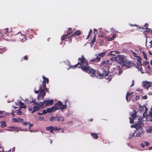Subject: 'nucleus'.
<instances>
[{
	"label": "nucleus",
	"instance_id": "obj_1",
	"mask_svg": "<svg viewBox=\"0 0 152 152\" xmlns=\"http://www.w3.org/2000/svg\"><path fill=\"white\" fill-rule=\"evenodd\" d=\"M138 119L139 121L137 123L131 126V127L136 128V130L134 131L132 134V136L133 137H135V134L136 133L135 137H138L141 136L142 134L144 132L143 129H142V127L144 125L142 121V118H141L140 117Z\"/></svg>",
	"mask_w": 152,
	"mask_h": 152
},
{
	"label": "nucleus",
	"instance_id": "obj_2",
	"mask_svg": "<svg viewBox=\"0 0 152 152\" xmlns=\"http://www.w3.org/2000/svg\"><path fill=\"white\" fill-rule=\"evenodd\" d=\"M110 65L108 60L102 61L100 64V68L103 70L106 76H108L110 73L109 70Z\"/></svg>",
	"mask_w": 152,
	"mask_h": 152
},
{
	"label": "nucleus",
	"instance_id": "obj_3",
	"mask_svg": "<svg viewBox=\"0 0 152 152\" xmlns=\"http://www.w3.org/2000/svg\"><path fill=\"white\" fill-rule=\"evenodd\" d=\"M79 65L78 67L81 68L83 71L88 66V61L85 58L84 55L81 56V57L78 58Z\"/></svg>",
	"mask_w": 152,
	"mask_h": 152
},
{
	"label": "nucleus",
	"instance_id": "obj_4",
	"mask_svg": "<svg viewBox=\"0 0 152 152\" xmlns=\"http://www.w3.org/2000/svg\"><path fill=\"white\" fill-rule=\"evenodd\" d=\"M119 62L121 65L127 66V68H129L132 65V63L127 60L126 57L122 56L119 57Z\"/></svg>",
	"mask_w": 152,
	"mask_h": 152
},
{
	"label": "nucleus",
	"instance_id": "obj_5",
	"mask_svg": "<svg viewBox=\"0 0 152 152\" xmlns=\"http://www.w3.org/2000/svg\"><path fill=\"white\" fill-rule=\"evenodd\" d=\"M83 71L88 73L92 77H94L96 76V70L92 69L89 66L87 67Z\"/></svg>",
	"mask_w": 152,
	"mask_h": 152
},
{
	"label": "nucleus",
	"instance_id": "obj_6",
	"mask_svg": "<svg viewBox=\"0 0 152 152\" xmlns=\"http://www.w3.org/2000/svg\"><path fill=\"white\" fill-rule=\"evenodd\" d=\"M106 52H102L98 54H96V58H95L91 59L90 61L95 63H98L99 62L101 58L103 57L105 55Z\"/></svg>",
	"mask_w": 152,
	"mask_h": 152
},
{
	"label": "nucleus",
	"instance_id": "obj_7",
	"mask_svg": "<svg viewBox=\"0 0 152 152\" xmlns=\"http://www.w3.org/2000/svg\"><path fill=\"white\" fill-rule=\"evenodd\" d=\"M66 102L64 105L62 104V102L61 101H58L54 106L56 110H57L61 109L62 110L64 109L66 107Z\"/></svg>",
	"mask_w": 152,
	"mask_h": 152
},
{
	"label": "nucleus",
	"instance_id": "obj_8",
	"mask_svg": "<svg viewBox=\"0 0 152 152\" xmlns=\"http://www.w3.org/2000/svg\"><path fill=\"white\" fill-rule=\"evenodd\" d=\"M42 77L43 80L42 81V84L41 86L43 87V88L45 89V91L48 92V93H49V89L46 87V83L47 84L49 83V79L48 78L44 76H42Z\"/></svg>",
	"mask_w": 152,
	"mask_h": 152
},
{
	"label": "nucleus",
	"instance_id": "obj_9",
	"mask_svg": "<svg viewBox=\"0 0 152 152\" xmlns=\"http://www.w3.org/2000/svg\"><path fill=\"white\" fill-rule=\"evenodd\" d=\"M45 89L43 88L42 86H40L38 90L35 91V93L37 94L39 92L40 95L42 96V98H43L45 95Z\"/></svg>",
	"mask_w": 152,
	"mask_h": 152
},
{
	"label": "nucleus",
	"instance_id": "obj_10",
	"mask_svg": "<svg viewBox=\"0 0 152 152\" xmlns=\"http://www.w3.org/2000/svg\"><path fill=\"white\" fill-rule=\"evenodd\" d=\"M46 129L49 131L50 133H53V131H59L61 130V129L58 128L56 126L53 127L50 126L46 127Z\"/></svg>",
	"mask_w": 152,
	"mask_h": 152
},
{
	"label": "nucleus",
	"instance_id": "obj_11",
	"mask_svg": "<svg viewBox=\"0 0 152 152\" xmlns=\"http://www.w3.org/2000/svg\"><path fill=\"white\" fill-rule=\"evenodd\" d=\"M116 70H118L117 69L113 68L112 69L110 73V75L107 78H106V79H109L110 80H111L112 78L116 74Z\"/></svg>",
	"mask_w": 152,
	"mask_h": 152
},
{
	"label": "nucleus",
	"instance_id": "obj_12",
	"mask_svg": "<svg viewBox=\"0 0 152 152\" xmlns=\"http://www.w3.org/2000/svg\"><path fill=\"white\" fill-rule=\"evenodd\" d=\"M68 36L66 35H62L61 37V40L62 41L65 40L66 41H68L69 43L72 41V38L73 37H71L70 36L69 37H67Z\"/></svg>",
	"mask_w": 152,
	"mask_h": 152
},
{
	"label": "nucleus",
	"instance_id": "obj_13",
	"mask_svg": "<svg viewBox=\"0 0 152 152\" xmlns=\"http://www.w3.org/2000/svg\"><path fill=\"white\" fill-rule=\"evenodd\" d=\"M143 87L144 88L148 89L151 85H152V82H148L147 81L144 82L143 83Z\"/></svg>",
	"mask_w": 152,
	"mask_h": 152
},
{
	"label": "nucleus",
	"instance_id": "obj_14",
	"mask_svg": "<svg viewBox=\"0 0 152 152\" xmlns=\"http://www.w3.org/2000/svg\"><path fill=\"white\" fill-rule=\"evenodd\" d=\"M133 94V93L132 92L127 93L126 96V99L128 102L130 101V98L132 97Z\"/></svg>",
	"mask_w": 152,
	"mask_h": 152
},
{
	"label": "nucleus",
	"instance_id": "obj_15",
	"mask_svg": "<svg viewBox=\"0 0 152 152\" xmlns=\"http://www.w3.org/2000/svg\"><path fill=\"white\" fill-rule=\"evenodd\" d=\"M45 104V106L47 105H52L53 103V101L52 99L49 100H45L44 101Z\"/></svg>",
	"mask_w": 152,
	"mask_h": 152
},
{
	"label": "nucleus",
	"instance_id": "obj_16",
	"mask_svg": "<svg viewBox=\"0 0 152 152\" xmlns=\"http://www.w3.org/2000/svg\"><path fill=\"white\" fill-rule=\"evenodd\" d=\"M140 110L144 114L147 111L148 109L145 106H140Z\"/></svg>",
	"mask_w": 152,
	"mask_h": 152
},
{
	"label": "nucleus",
	"instance_id": "obj_17",
	"mask_svg": "<svg viewBox=\"0 0 152 152\" xmlns=\"http://www.w3.org/2000/svg\"><path fill=\"white\" fill-rule=\"evenodd\" d=\"M23 119L20 118H12V121L15 123L23 122Z\"/></svg>",
	"mask_w": 152,
	"mask_h": 152
},
{
	"label": "nucleus",
	"instance_id": "obj_18",
	"mask_svg": "<svg viewBox=\"0 0 152 152\" xmlns=\"http://www.w3.org/2000/svg\"><path fill=\"white\" fill-rule=\"evenodd\" d=\"M137 112L133 110V112L132 113H130V114L131 115V116L132 117V118L134 119H135V118L137 117Z\"/></svg>",
	"mask_w": 152,
	"mask_h": 152
},
{
	"label": "nucleus",
	"instance_id": "obj_19",
	"mask_svg": "<svg viewBox=\"0 0 152 152\" xmlns=\"http://www.w3.org/2000/svg\"><path fill=\"white\" fill-rule=\"evenodd\" d=\"M81 34V32L80 30H77L74 32L70 36L71 37H74L75 35H77L79 36Z\"/></svg>",
	"mask_w": 152,
	"mask_h": 152
},
{
	"label": "nucleus",
	"instance_id": "obj_20",
	"mask_svg": "<svg viewBox=\"0 0 152 152\" xmlns=\"http://www.w3.org/2000/svg\"><path fill=\"white\" fill-rule=\"evenodd\" d=\"M47 110L48 112L49 113H50L52 112H54L56 111L54 107L48 108L47 109Z\"/></svg>",
	"mask_w": 152,
	"mask_h": 152
},
{
	"label": "nucleus",
	"instance_id": "obj_21",
	"mask_svg": "<svg viewBox=\"0 0 152 152\" xmlns=\"http://www.w3.org/2000/svg\"><path fill=\"white\" fill-rule=\"evenodd\" d=\"M36 103L38 105V107H39V108L40 107L43 108L45 106V104L44 102V101L42 102H40L38 104L37 103Z\"/></svg>",
	"mask_w": 152,
	"mask_h": 152
},
{
	"label": "nucleus",
	"instance_id": "obj_22",
	"mask_svg": "<svg viewBox=\"0 0 152 152\" xmlns=\"http://www.w3.org/2000/svg\"><path fill=\"white\" fill-rule=\"evenodd\" d=\"M39 107L37 106H34L33 107V110L31 112V113H33L35 112V111L39 110Z\"/></svg>",
	"mask_w": 152,
	"mask_h": 152
},
{
	"label": "nucleus",
	"instance_id": "obj_23",
	"mask_svg": "<svg viewBox=\"0 0 152 152\" xmlns=\"http://www.w3.org/2000/svg\"><path fill=\"white\" fill-rule=\"evenodd\" d=\"M67 34L66 33L64 35H66L67 36H69V35L72 34V30L71 28H69L68 29V30L67 31V32H66Z\"/></svg>",
	"mask_w": 152,
	"mask_h": 152
},
{
	"label": "nucleus",
	"instance_id": "obj_24",
	"mask_svg": "<svg viewBox=\"0 0 152 152\" xmlns=\"http://www.w3.org/2000/svg\"><path fill=\"white\" fill-rule=\"evenodd\" d=\"M19 103L20 105V107L23 108H26V106L24 105V104L21 102L20 101H19Z\"/></svg>",
	"mask_w": 152,
	"mask_h": 152
},
{
	"label": "nucleus",
	"instance_id": "obj_25",
	"mask_svg": "<svg viewBox=\"0 0 152 152\" xmlns=\"http://www.w3.org/2000/svg\"><path fill=\"white\" fill-rule=\"evenodd\" d=\"M0 124H1L0 126L2 128L6 127L7 126L5 121H0Z\"/></svg>",
	"mask_w": 152,
	"mask_h": 152
},
{
	"label": "nucleus",
	"instance_id": "obj_26",
	"mask_svg": "<svg viewBox=\"0 0 152 152\" xmlns=\"http://www.w3.org/2000/svg\"><path fill=\"white\" fill-rule=\"evenodd\" d=\"M97 76L98 78H102L103 77L106 76L104 75V72H103V73L102 74L99 73Z\"/></svg>",
	"mask_w": 152,
	"mask_h": 152
},
{
	"label": "nucleus",
	"instance_id": "obj_27",
	"mask_svg": "<svg viewBox=\"0 0 152 152\" xmlns=\"http://www.w3.org/2000/svg\"><path fill=\"white\" fill-rule=\"evenodd\" d=\"M116 35L115 34H113L112 35V37L111 38H109L108 39V41H111L114 40L115 38Z\"/></svg>",
	"mask_w": 152,
	"mask_h": 152
},
{
	"label": "nucleus",
	"instance_id": "obj_28",
	"mask_svg": "<svg viewBox=\"0 0 152 152\" xmlns=\"http://www.w3.org/2000/svg\"><path fill=\"white\" fill-rule=\"evenodd\" d=\"M91 135L94 139H97L98 138V136L96 133H91Z\"/></svg>",
	"mask_w": 152,
	"mask_h": 152
},
{
	"label": "nucleus",
	"instance_id": "obj_29",
	"mask_svg": "<svg viewBox=\"0 0 152 152\" xmlns=\"http://www.w3.org/2000/svg\"><path fill=\"white\" fill-rule=\"evenodd\" d=\"M79 63H77L74 65H70L69 67V68H72V69H75L77 67H78V66H79Z\"/></svg>",
	"mask_w": 152,
	"mask_h": 152
},
{
	"label": "nucleus",
	"instance_id": "obj_30",
	"mask_svg": "<svg viewBox=\"0 0 152 152\" xmlns=\"http://www.w3.org/2000/svg\"><path fill=\"white\" fill-rule=\"evenodd\" d=\"M57 121H63L64 120L63 117L62 116H60L59 117H57Z\"/></svg>",
	"mask_w": 152,
	"mask_h": 152
},
{
	"label": "nucleus",
	"instance_id": "obj_31",
	"mask_svg": "<svg viewBox=\"0 0 152 152\" xmlns=\"http://www.w3.org/2000/svg\"><path fill=\"white\" fill-rule=\"evenodd\" d=\"M56 119L57 117L52 116L50 117V120L51 121H57Z\"/></svg>",
	"mask_w": 152,
	"mask_h": 152
},
{
	"label": "nucleus",
	"instance_id": "obj_32",
	"mask_svg": "<svg viewBox=\"0 0 152 152\" xmlns=\"http://www.w3.org/2000/svg\"><path fill=\"white\" fill-rule=\"evenodd\" d=\"M115 51H111L109 54V55H111L112 56H114L115 55Z\"/></svg>",
	"mask_w": 152,
	"mask_h": 152
},
{
	"label": "nucleus",
	"instance_id": "obj_33",
	"mask_svg": "<svg viewBox=\"0 0 152 152\" xmlns=\"http://www.w3.org/2000/svg\"><path fill=\"white\" fill-rule=\"evenodd\" d=\"M96 35L94 36L93 39L91 40V44H94V43L96 41Z\"/></svg>",
	"mask_w": 152,
	"mask_h": 152
},
{
	"label": "nucleus",
	"instance_id": "obj_34",
	"mask_svg": "<svg viewBox=\"0 0 152 152\" xmlns=\"http://www.w3.org/2000/svg\"><path fill=\"white\" fill-rule=\"evenodd\" d=\"M147 117L148 116V117H150L151 118H152L150 120L151 121H152V111L150 112L149 113V114L148 115H146Z\"/></svg>",
	"mask_w": 152,
	"mask_h": 152
},
{
	"label": "nucleus",
	"instance_id": "obj_35",
	"mask_svg": "<svg viewBox=\"0 0 152 152\" xmlns=\"http://www.w3.org/2000/svg\"><path fill=\"white\" fill-rule=\"evenodd\" d=\"M147 132L148 133L152 132V127H150L147 129Z\"/></svg>",
	"mask_w": 152,
	"mask_h": 152
},
{
	"label": "nucleus",
	"instance_id": "obj_36",
	"mask_svg": "<svg viewBox=\"0 0 152 152\" xmlns=\"http://www.w3.org/2000/svg\"><path fill=\"white\" fill-rule=\"evenodd\" d=\"M142 53L144 57V58L145 59V60L146 61L147 59L146 54H145V53L144 51L142 52Z\"/></svg>",
	"mask_w": 152,
	"mask_h": 152
},
{
	"label": "nucleus",
	"instance_id": "obj_37",
	"mask_svg": "<svg viewBox=\"0 0 152 152\" xmlns=\"http://www.w3.org/2000/svg\"><path fill=\"white\" fill-rule=\"evenodd\" d=\"M5 50L4 48H0V53H3Z\"/></svg>",
	"mask_w": 152,
	"mask_h": 152
},
{
	"label": "nucleus",
	"instance_id": "obj_38",
	"mask_svg": "<svg viewBox=\"0 0 152 152\" xmlns=\"http://www.w3.org/2000/svg\"><path fill=\"white\" fill-rule=\"evenodd\" d=\"M148 23H145V25L143 26L144 29H147L148 28Z\"/></svg>",
	"mask_w": 152,
	"mask_h": 152
},
{
	"label": "nucleus",
	"instance_id": "obj_39",
	"mask_svg": "<svg viewBox=\"0 0 152 152\" xmlns=\"http://www.w3.org/2000/svg\"><path fill=\"white\" fill-rule=\"evenodd\" d=\"M129 119H130V123L131 124H133L134 123V120L135 119H134L132 118V119L131 118H129Z\"/></svg>",
	"mask_w": 152,
	"mask_h": 152
},
{
	"label": "nucleus",
	"instance_id": "obj_40",
	"mask_svg": "<svg viewBox=\"0 0 152 152\" xmlns=\"http://www.w3.org/2000/svg\"><path fill=\"white\" fill-rule=\"evenodd\" d=\"M22 59H22V60H21V61L22 60H27L28 59V56H24V57H23V58H22Z\"/></svg>",
	"mask_w": 152,
	"mask_h": 152
},
{
	"label": "nucleus",
	"instance_id": "obj_41",
	"mask_svg": "<svg viewBox=\"0 0 152 152\" xmlns=\"http://www.w3.org/2000/svg\"><path fill=\"white\" fill-rule=\"evenodd\" d=\"M137 60L139 62H140V61L141 60V57L139 56H137Z\"/></svg>",
	"mask_w": 152,
	"mask_h": 152
},
{
	"label": "nucleus",
	"instance_id": "obj_42",
	"mask_svg": "<svg viewBox=\"0 0 152 152\" xmlns=\"http://www.w3.org/2000/svg\"><path fill=\"white\" fill-rule=\"evenodd\" d=\"M146 29V30H145V31H144L143 33L144 34H146V33L147 32H150V29L149 28H147V29Z\"/></svg>",
	"mask_w": 152,
	"mask_h": 152
},
{
	"label": "nucleus",
	"instance_id": "obj_43",
	"mask_svg": "<svg viewBox=\"0 0 152 152\" xmlns=\"http://www.w3.org/2000/svg\"><path fill=\"white\" fill-rule=\"evenodd\" d=\"M16 110L18 111V112L17 113L18 115H22V112L20 110Z\"/></svg>",
	"mask_w": 152,
	"mask_h": 152
},
{
	"label": "nucleus",
	"instance_id": "obj_44",
	"mask_svg": "<svg viewBox=\"0 0 152 152\" xmlns=\"http://www.w3.org/2000/svg\"><path fill=\"white\" fill-rule=\"evenodd\" d=\"M9 29L8 28H5L4 29V31L5 33H6L9 32Z\"/></svg>",
	"mask_w": 152,
	"mask_h": 152
},
{
	"label": "nucleus",
	"instance_id": "obj_45",
	"mask_svg": "<svg viewBox=\"0 0 152 152\" xmlns=\"http://www.w3.org/2000/svg\"><path fill=\"white\" fill-rule=\"evenodd\" d=\"M144 143H145V145L147 146L149 145L150 144L149 142H145Z\"/></svg>",
	"mask_w": 152,
	"mask_h": 152
},
{
	"label": "nucleus",
	"instance_id": "obj_46",
	"mask_svg": "<svg viewBox=\"0 0 152 152\" xmlns=\"http://www.w3.org/2000/svg\"><path fill=\"white\" fill-rule=\"evenodd\" d=\"M48 112L47 110H44L43 111L42 113L44 114H45L46 113H47Z\"/></svg>",
	"mask_w": 152,
	"mask_h": 152
},
{
	"label": "nucleus",
	"instance_id": "obj_47",
	"mask_svg": "<svg viewBox=\"0 0 152 152\" xmlns=\"http://www.w3.org/2000/svg\"><path fill=\"white\" fill-rule=\"evenodd\" d=\"M140 96H136L135 99L136 100H138L140 99Z\"/></svg>",
	"mask_w": 152,
	"mask_h": 152
},
{
	"label": "nucleus",
	"instance_id": "obj_48",
	"mask_svg": "<svg viewBox=\"0 0 152 152\" xmlns=\"http://www.w3.org/2000/svg\"><path fill=\"white\" fill-rule=\"evenodd\" d=\"M3 148L0 145V152H4Z\"/></svg>",
	"mask_w": 152,
	"mask_h": 152
},
{
	"label": "nucleus",
	"instance_id": "obj_49",
	"mask_svg": "<svg viewBox=\"0 0 152 152\" xmlns=\"http://www.w3.org/2000/svg\"><path fill=\"white\" fill-rule=\"evenodd\" d=\"M145 143H142L141 144V146L142 148H144L145 145Z\"/></svg>",
	"mask_w": 152,
	"mask_h": 152
},
{
	"label": "nucleus",
	"instance_id": "obj_50",
	"mask_svg": "<svg viewBox=\"0 0 152 152\" xmlns=\"http://www.w3.org/2000/svg\"><path fill=\"white\" fill-rule=\"evenodd\" d=\"M142 97L143 99H147V97L146 95H145L144 96H142Z\"/></svg>",
	"mask_w": 152,
	"mask_h": 152
},
{
	"label": "nucleus",
	"instance_id": "obj_51",
	"mask_svg": "<svg viewBox=\"0 0 152 152\" xmlns=\"http://www.w3.org/2000/svg\"><path fill=\"white\" fill-rule=\"evenodd\" d=\"M134 80H132V85H131L130 87H132L133 86H134Z\"/></svg>",
	"mask_w": 152,
	"mask_h": 152
},
{
	"label": "nucleus",
	"instance_id": "obj_52",
	"mask_svg": "<svg viewBox=\"0 0 152 152\" xmlns=\"http://www.w3.org/2000/svg\"><path fill=\"white\" fill-rule=\"evenodd\" d=\"M23 124L25 125H26L27 124H29V122H24L23 123Z\"/></svg>",
	"mask_w": 152,
	"mask_h": 152
},
{
	"label": "nucleus",
	"instance_id": "obj_53",
	"mask_svg": "<svg viewBox=\"0 0 152 152\" xmlns=\"http://www.w3.org/2000/svg\"><path fill=\"white\" fill-rule=\"evenodd\" d=\"M30 124V125H29V126L28 127V128L29 129H30L32 126L33 125V124Z\"/></svg>",
	"mask_w": 152,
	"mask_h": 152
},
{
	"label": "nucleus",
	"instance_id": "obj_54",
	"mask_svg": "<svg viewBox=\"0 0 152 152\" xmlns=\"http://www.w3.org/2000/svg\"><path fill=\"white\" fill-rule=\"evenodd\" d=\"M115 54L120 53V52L119 51H115Z\"/></svg>",
	"mask_w": 152,
	"mask_h": 152
},
{
	"label": "nucleus",
	"instance_id": "obj_55",
	"mask_svg": "<svg viewBox=\"0 0 152 152\" xmlns=\"http://www.w3.org/2000/svg\"><path fill=\"white\" fill-rule=\"evenodd\" d=\"M11 114L12 115L13 117H15V114H14V113L12 112L11 113Z\"/></svg>",
	"mask_w": 152,
	"mask_h": 152
},
{
	"label": "nucleus",
	"instance_id": "obj_56",
	"mask_svg": "<svg viewBox=\"0 0 152 152\" xmlns=\"http://www.w3.org/2000/svg\"><path fill=\"white\" fill-rule=\"evenodd\" d=\"M148 94L149 95H152V92H149L148 93Z\"/></svg>",
	"mask_w": 152,
	"mask_h": 152
},
{
	"label": "nucleus",
	"instance_id": "obj_57",
	"mask_svg": "<svg viewBox=\"0 0 152 152\" xmlns=\"http://www.w3.org/2000/svg\"><path fill=\"white\" fill-rule=\"evenodd\" d=\"M147 68L150 70L151 69V68L150 67V65H148L147 66Z\"/></svg>",
	"mask_w": 152,
	"mask_h": 152
},
{
	"label": "nucleus",
	"instance_id": "obj_58",
	"mask_svg": "<svg viewBox=\"0 0 152 152\" xmlns=\"http://www.w3.org/2000/svg\"><path fill=\"white\" fill-rule=\"evenodd\" d=\"M28 110H29L31 111L32 110V108L31 107H29Z\"/></svg>",
	"mask_w": 152,
	"mask_h": 152
},
{
	"label": "nucleus",
	"instance_id": "obj_59",
	"mask_svg": "<svg viewBox=\"0 0 152 152\" xmlns=\"http://www.w3.org/2000/svg\"><path fill=\"white\" fill-rule=\"evenodd\" d=\"M130 25L131 26H137V25H133V24H130Z\"/></svg>",
	"mask_w": 152,
	"mask_h": 152
},
{
	"label": "nucleus",
	"instance_id": "obj_60",
	"mask_svg": "<svg viewBox=\"0 0 152 152\" xmlns=\"http://www.w3.org/2000/svg\"><path fill=\"white\" fill-rule=\"evenodd\" d=\"M92 32V29H90L89 31V34H91Z\"/></svg>",
	"mask_w": 152,
	"mask_h": 152
},
{
	"label": "nucleus",
	"instance_id": "obj_61",
	"mask_svg": "<svg viewBox=\"0 0 152 152\" xmlns=\"http://www.w3.org/2000/svg\"><path fill=\"white\" fill-rule=\"evenodd\" d=\"M148 64V62H145V64H144L145 65H147Z\"/></svg>",
	"mask_w": 152,
	"mask_h": 152
},
{
	"label": "nucleus",
	"instance_id": "obj_62",
	"mask_svg": "<svg viewBox=\"0 0 152 152\" xmlns=\"http://www.w3.org/2000/svg\"><path fill=\"white\" fill-rule=\"evenodd\" d=\"M43 114V113H38L37 114V115H42Z\"/></svg>",
	"mask_w": 152,
	"mask_h": 152
},
{
	"label": "nucleus",
	"instance_id": "obj_63",
	"mask_svg": "<svg viewBox=\"0 0 152 152\" xmlns=\"http://www.w3.org/2000/svg\"><path fill=\"white\" fill-rule=\"evenodd\" d=\"M35 102V100H32L31 102V101H30V102L31 103H34Z\"/></svg>",
	"mask_w": 152,
	"mask_h": 152
},
{
	"label": "nucleus",
	"instance_id": "obj_64",
	"mask_svg": "<svg viewBox=\"0 0 152 152\" xmlns=\"http://www.w3.org/2000/svg\"><path fill=\"white\" fill-rule=\"evenodd\" d=\"M3 112H4V111H0V114H3Z\"/></svg>",
	"mask_w": 152,
	"mask_h": 152
}]
</instances>
